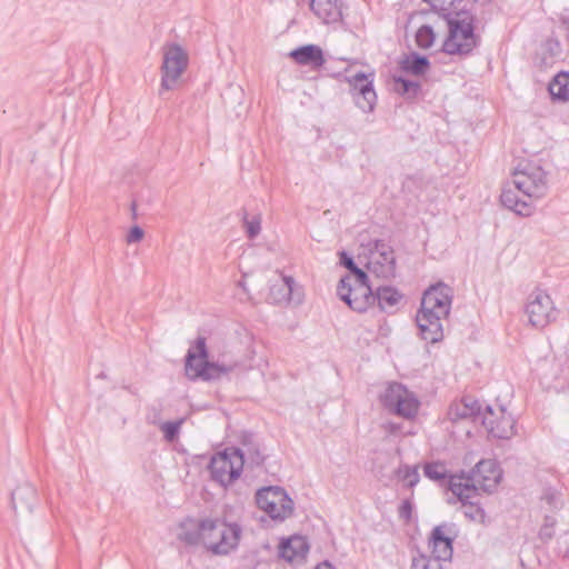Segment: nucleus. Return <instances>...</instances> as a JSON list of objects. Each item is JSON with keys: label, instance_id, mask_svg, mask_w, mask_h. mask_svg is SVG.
<instances>
[{"label": "nucleus", "instance_id": "22", "mask_svg": "<svg viewBox=\"0 0 569 569\" xmlns=\"http://www.w3.org/2000/svg\"><path fill=\"white\" fill-rule=\"evenodd\" d=\"M480 413V406L477 400L463 397L460 401L450 406L448 416L451 420L473 418Z\"/></svg>", "mask_w": 569, "mask_h": 569}, {"label": "nucleus", "instance_id": "30", "mask_svg": "<svg viewBox=\"0 0 569 569\" xmlns=\"http://www.w3.org/2000/svg\"><path fill=\"white\" fill-rule=\"evenodd\" d=\"M435 32L430 26H421L416 33V42L421 49H429L435 42Z\"/></svg>", "mask_w": 569, "mask_h": 569}, {"label": "nucleus", "instance_id": "7", "mask_svg": "<svg viewBox=\"0 0 569 569\" xmlns=\"http://www.w3.org/2000/svg\"><path fill=\"white\" fill-rule=\"evenodd\" d=\"M188 62V53L179 44L171 43L163 47L160 96L164 91L174 90L180 86Z\"/></svg>", "mask_w": 569, "mask_h": 569}, {"label": "nucleus", "instance_id": "5", "mask_svg": "<svg viewBox=\"0 0 569 569\" xmlns=\"http://www.w3.org/2000/svg\"><path fill=\"white\" fill-rule=\"evenodd\" d=\"M448 34L442 50L448 54H467L476 47L473 16L467 10L450 11L443 14Z\"/></svg>", "mask_w": 569, "mask_h": 569}, {"label": "nucleus", "instance_id": "23", "mask_svg": "<svg viewBox=\"0 0 569 569\" xmlns=\"http://www.w3.org/2000/svg\"><path fill=\"white\" fill-rule=\"evenodd\" d=\"M373 295L381 310L396 307L402 299V295L393 287H379Z\"/></svg>", "mask_w": 569, "mask_h": 569}, {"label": "nucleus", "instance_id": "28", "mask_svg": "<svg viewBox=\"0 0 569 569\" xmlns=\"http://www.w3.org/2000/svg\"><path fill=\"white\" fill-rule=\"evenodd\" d=\"M423 473L427 478L439 481L447 478L448 470L442 462H430L425 465Z\"/></svg>", "mask_w": 569, "mask_h": 569}, {"label": "nucleus", "instance_id": "29", "mask_svg": "<svg viewBox=\"0 0 569 569\" xmlns=\"http://www.w3.org/2000/svg\"><path fill=\"white\" fill-rule=\"evenodd\" d=\"M461 502L463 508V515L467 518L481 523L485 522L486 513L482 508H480L477 503L472 502L471 499H466Z\"/></svg>", "mask_w": 569, "mask_h": 569}, {"label": "nucleus", "instance_id": "14", "mask_svg": "<svg viewBox=\"0 0 569 569\" xmlns=\"http://www.w3.org/2000/svg\"><path fill=\"white\" fill-rule=\"evenodd\" d=\"M526 312L533 327L543 328L555 315V307L550 296L543 290L537 289L528 297Z\"/></svg>", "mask_w": 569, "mask_h": 569}, {"label": "nucleus", "instance_id": "31", "mask_svg": "<svg viewBox=\"0 0 569 569\" xmlns=\"http://www.w3.org/2000/svg\"><path fill=\"white\" fill-rule=\"evenodd\" d=\"M398 478L405 482V485L409 488H412L413 486H416L419 481V472H418V468L415 466V467H410V466H401L399 469H398Z\"/></svg>", "mask_w": 569, "mask_h": 569}, {"label": "nucleus", "instance_id": "17", "mask_svg": "<svg viewBox=\"0 0 569 569\" xmlns=\"http://www.w3.org/2000/svg\"><path fill=\"white\" fill-rule=\"evenodd\" d=\"M289 57L300 66H309L312 69L321 68L326 59L319 46L306 44L290 51Z\"/></svg>", "mask_w": 569, "mask_h": 569}, {"label": "nucleus", "instance_id": "36", "mask_svg": "<svg viewBox=\"0 0 569 569\" xmlns=\"http://www.w3.org/2000/svg\"><path fill=\"white\" fill-rule=\"evenodd\" d=\"M179 538L188 545H197L202 542V536L200 535V523L197 526V528H194V530H188L186 527H183L182 531L179 533Z\"/></svg>", "mask_w": 569, "mask_h": 569}, {"label": "nucleus", "instance_id": "4", "mask_svg": "<svg viewBox=\"0 0 569 569\" xmlns=\"http://www.w3.org/2000/svg\"><path fill=\"white\" fill-rule=\"evenodd\" d=\"M237 366V362L210 360L207 340L199 336L187 352L184 370L191 380L211 381L232 372Z\"/></svg>", "mask_w": 569, "mask_h": 569}, {"label": "nucleus", "instance_id": "19", "mask_svg": "<svg viewBox=\"0 0 569 569\" xmlns=\"http://www.w3.org/2000/svg\"><path fill=\"white\" fill-rule=\"evenodd\" d=\"M37 489L30 482H23L11 492V507L13 510L21 508L32 511L37 505Z\"/></svg>", "mask_w": 569, "mask_h": 569}, {"label": "nucleus", "instance_id": "35", "mask_svg": "<svg viewBox=\"0 0 569 569\" xmlns=\"http://www.w3.org/2000/svg\"><path fill=\"white\" fill-rule=\"evenodd\" d=\"M557 520L555 517L546 516L543 523L539 530V538L542 541H549L553 535H555V527H556Z\"/></svg>", "mask_w": 569, "mask_h": 569}, {"label": "nucleus", "instance_id": "27", "mask_svg": "<svg viewBox=\"0 0 569 569\" xmlns=\"http://www.w3.org/2000/svg\"><path fill=\"white\" fill-rule=\"evenodd\" d=\"M410 569H447V565L427 555L412 557Z\"/></svg>", "mask_w": 569, "mask_h": 569}, {"label": "nucleus", "instance_id": "38", "mask_svg": "<svg viewBox=\"0 0 569 569\" xmlns=\"http://www.w3.org/2000/svg\"><path fill=\"white\" fill-rule=\"evenodd\" d=\"M144 232L139 226H133L126 237L127 243L139 242L143 239Z\"/></svg>", "mask_w": 569, "mask_h": 569}, {"label": "nucleus", "instance_id": "42", "mask_svg": "<svg viewBox=\"0 0 569 569\" xmlns=\"http://www.w3.org/2000/svg\"><path fill=\"white\" fill-rule=\"evenodd\" d=\"M103 377H104V373L102 371L96 376V378H103Z\"/></svg>", "mask_w": 569, "mask_h": 569}, {"label": "nucleus", "instance_id": "16", "mask_svg": "<svg viewBox=\"0 0 569 569\" xmlns=\"http://www.w3.org/2000/svg\"><path fill=\"white\" fill-rule=\"evenodd\" d=\"M447 526L436 527L429 540L431 548L430 557L437 558L440 562L448 565L452 557V538L449 536Z\"/></svg>", "mask_w": 569, "mask_h": 569}, {"label": "nucleus", "instance_id": "18", "mask_svg": "<svg viewBox=\"0 0 569 569\" xmlns=\"http://www.w3.org/2000/svg\"><path fill=\"white\" fill-rule=\"evenodd\" d=\"M309 551V546L305 537L293 536L282 541L279 547V555L288 562L302 561Z\"/></svg>", "mask_w": 569, "mask_h": 569}, {"label": "nucleus", "instance_id": "11", "mask_svg": "<svg viewBox=\"0 0 569 569\" xmlns=\"http://www.w3.org/2000/svg\"><path fill=\"white\" fill-rule=\"evenodd\" d=\"M380 401L388 411L403 418L413 417L419 407V401L413 393L398 382L387 386L380 395Z\"/></svg>", "mask_w": 569, "mask_h": 569}, {"label": "nucleus", "instance_id": "1", "mask_svg": "<svg viewBox=\"0 0 569 569\" xmlns=\"http://www.w3.org/2000/svg\"><path fill=\"white\" fill-rule=\"evenodd\" d=\"M548 191V178L541 166L522 162L513 170L511 179L503 186L501 204L522 217L533 212L532 202Z\"/></svg>", "mask_w": 569, "mask_h": 569}, {"label": "nucleus", "instance_id": "41", "mask_svg": "<svg viewBox=\"0 0 569 569\" xmlns=\"http://www.w3.org/2000/svg\"><path fill=\"white\" fill-rule=\"evenodd\" d=\"M262 457H260L259 453H257V457L253 459V462H256L257 465L261 463L262 462Z\"/></svg>", "mask_w": 569, "mask_h": 569}, {"label": "nucleus", "instance_id": "12", "mask_svg": "<svg viewBox=\"0 0 569 569\" xmlns=\"http://www.w3.org/2000/svg\"><path fill=\"white\" fill-rule=\"evenodd\" d=\"M367 269L377 278L388 279L395 276L396 257L393 249L385 241L377 240L369 248Z\"/></svg>", "mask_w": 569, "mask_h": 569}, {"label": "nucleus", "instance_id": "34", "mask_svg": "<svg viewBox=\"0 0 569 569\" xmlns=\"http://www.w3.org/2000/svg\"><path fill=\"white\" fill-rule=\"evenodd\" d=\"M243 226L248 238L254 239L261 231V217L253 216L249 218L246 216L243 219Z\"/></svg>", "mask_w": 569, "mask_h": 569}, {"label": "nucleus", "instance_id": "2", "mask_svg": "<svg viewBox=\"0 0 569 569\" xmlns=\"http://www.w3.org/2000/svg\"><path fill=\"white\" fill-rule=\"evenodd\" d=\"M451 301L452 289L442 282L426 290L421 300V308L416 317L423 340L435 343L442 339V320L450 312Z\"/></svg>", "mask_w": 569, "mask_h": 569}, {"label": "nucleus", "instance_id": "6", "mask_svg": "<svg viewBox=\"0 0 569 569\" xmlns=\"http://www.w3.org/2000/svg\"><path fill=\"white\" fill-rule=\"evenodd\" d=\"M200 535L203 546L212 553L228 555L237 548L241 528L220 519H203L200 521Z\"/></svg>", "mask_w": 569, "mask_h": 569}, {"label": "nucleus", "instance_id": "26", "mask_svg": "<svg viewBox=\"0 0 569 569\" xmlns=\"http://www.w3.org/2000/svg\"><path fill=\"white\" fill-rule=\"evenodd\" d=\"M540 500L548 510H558L563 506L561 492L550 487L543 489Z\"/></svg>", "mask_w": 569, "mask_h": 569}, {"label": "nucleus", "instance_id": "3", "mask_svg": "<svg viewBox=\"0 0 569 569\" xmlns=\"http://www.w3.org/2000/svg\"><path fill=\"white\" fill-rule=\"evenodd\" d=\"M502 471L493 459H485L477 462L469 473L450 477L449 488L460 500L472 499L477 491L492 492L499 485Z\"/></svg>", "mask_w": 569, "mask_h": 569}, {"label": "nucleus", "instance_id": "39", "mask_svg": "<svg viewBox=\"0 0 569 569\" xmlns=\"http://www.w3.org/2000/svg\"><path fill=\"white\" fill-rule=\"evenodd\" d=\"M412 512V505L410 501L406 500L399 507V517L405 520H409Z\"/></svg>", "mask_w": 569, "mask_h": 569}, {"label": "nucleus", "instance_id": "40", "mask_svg": "<svg viewBox=\"0 0 569 569\" xmlns=\"http://www.w3.org/2000/svg\"><path fill=\"white\" fill-rule=\"evenodd\" d=\"M316 569H335V567L329 563L328 561H325L316 567Z\"/></svg>", "mask_w": 569, "mask_h": 569}, {"label": "nucleus", "instance_id": "24", "mask_svg": "<svg viewBox=\"0 0 569 569\" xmlns=\"http://www.w3.org/2000/svg\"><path fill=\"white\" fill-rule=\"evenodd\" d=\"M549 92L552 98L568 101L569 100V72L558 73L549 83Z\"/></svg>", "mask_w": 569, "mask_h": 569}, {"label": "nucleus", "instance_id": "13", "mask_svg": "<svg viewBox=\"0 0 569 569\" xmlns=\"http://www.w3.org/2000/svg\"><path fill=\"white\" fill-rule=\"evenodd\" d=\"M488 433L498 439H510L516 433L515 419L502 407H487L481 413Z\"/></svg>", "mask_w": 569, "mask_h": 569}, {"label": "nucleus", "instance_id": "8", "mask_svg": "<svg viewBox=\"0 0 569 569\" xmlns=\"http://www.w3.org/2000/svg\"><path fill=\"white\" fill-rule=\"evenodd\" d=\"M343 277L337 287L339 298L357 312H365L376 303L371 286L366 279Z\"/></svg>", "mask_w": 569, "mask_h": 569}, {"label": "nucleus", "instance_id": "32", "mask_svg": "<svg viewBox=\"0 0 569 569\" xmlns=\"http://www.w3.org/2000/svg\"><path fill=\"white\" fill-rule=\"evenodd\" d=\"M393 89L400 94L415 96L419 89V84L417 82L398 77L395 78Z\"/></svg>", "mask_w": 569, "mask_h": 569}, {"label": "nucleus", "instance_id": "20", "mask_svg": "<svg viewBox=\"0 0 569 569\" xmlns=\"http://www.w3.org/2000/svg\"><path fill=\"white\" fill-rule=\"evenodd\" d=\"M310 8L325 23H336L342 16L337 0H311Z\"/></svg>", "mask_w": 569, "mask_h": 569}, {"label": "nucleus", "instance_id": "10", "mask_svg": "<svg viewBox=\"0 0 569 569\" xmlns=\"http://www.w3.org/2000/svg\"><path fill=\"white\" fill-rule=\"evenodd\" d=\"M256 502L273 520L288 518L293 510V502L280 487H266L257 491Z\"/></svg>", "mask_w": 569, "mask_h": 569}, {"label": "nucleus", "instance_id": "9", "mask_svg": "<svg viewBox=\"0 0 569 569\" xmlns=\"http://www.w3.org/2000/svg\"><path fill=\"white\" fill-rule=\"evenodd\" d=\"M243 465V452L238 448H227L212 456L209 469L212 479L227 487L240 477Z\"/></svg>", "mask_w": 569, "mask_h": 569}, {"label": "nucleus", "instance_id": "33", "mask_svg": "<svg viewBox=\"0 0 569 569\" xmlns=\"http://www.w3.org/2000/svg\"><path fill=\"white\" fill-rule=\"evenodd\" d=\"M340 262L343 267H346L350 273L347 274L346 277H353V278H358V279H366L367 278V273L357 267V264L355 263L353 259L351 257H349L346 252H341L340 254Z\"/></svg>", "mask_w": 569, "mask_h": 569}, {"label": "nucleus", "instance_id": "21", "mask_svg": "<svg viewBox=\"0 0 569 569\" xmlns=\"http://www.w3.org/2000/svg\"><path fill=\"white\" fill-rule=\"evenodd\" d=\"M295 280L292 277L280 276L270 287L269 299L274 303L292 300Z\"/></svg>", "mask_w": 569, "mask_h": 569}, {"label": "nucleus", "instance_id": "37", "mask_svg": "<svg viewBox=\"0 0 569 569\" xmlns=\"http://www.w3.org/2000/svg\"><path fill=\"white\" fill-rule=\"evenodd\" d=\"M183 420L169 421L161 425V430L167 441H173L179 433Z\"/></svg>", "mask_w": 569, "mask_h": 569}, {"label": "nucleus", "instance_id": "15", "mask_svg": "<svg viewBox=\"0 0 569 569\" xmlns=\"http://www.w3.org/2000/svg\"><path fill=\"white\" fill-rule=\"evenodd\" d=\"M347 80L351 87L356 104L362 111L371 112L377 102V94L372 84V74L369 77L363 72H358Z\"/></svg>", "mask_w": 569, "mask_h": 569}, {"label": "nucleus", "instance_id": "25", "mask_svg": "<svg viewBox=\"0 0 569 569\" xmlns=\"http://www.w3.org/2000/svg\"><path fill=\"white\" fill-rule=\"evenodd\" d=\"M400 66L403 71L410 72L415 76L425 74L429 68V61L426 57H421L418 54H411L405 57Z\"/></svg>", "mask_w": 569, "mask_h": 569}]
</instances>
